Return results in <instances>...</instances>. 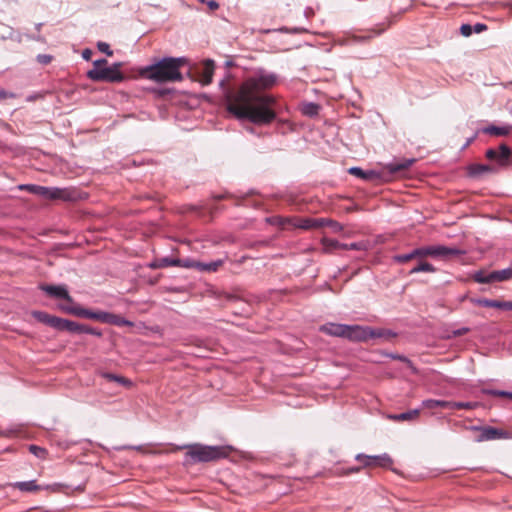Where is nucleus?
Listing matches in <instances>:
<instances>
[{
	"label": "nucleus",
	"instance_id": "1",
	"mask_svg": "<svg viewBox=\"0 0 512 512\" xmlns=\"http://www.w3.org/2000/svg\"><path fill=\"white\" fill-rule=\"evenodd\" d=\"M279 76L264 68L256 69L239 86L230 87L226 78L220 80L223 101L228 113L238 120H247L254 125H268L277 117V100L264 93L277 85Z\"/></svg>",
	"mask_w": 512,
	"mask_h": 512
},
{
	"label": "nucleus",
	"instance_id": "2",
	"mask_svg": "<svg viewBox=\"0 0 512 512\" xmlns=\"http://www.w3.org/2000/svg\"><path fill=\"white\" fill-rule=\"evenodd\" d=\"M187 62L185 57H164L139 69V75L157 83L182 80L180 67Z\"/></svg>",
	"mask_w": 512,
	"mask_h": 512
},
{
	"label": "nucleus",
	"instance_id": "3",
	"mask_svg": "<svg viewBox=\"0 0 512 512\" xmlns=\"http://www.w3.org/2000/svg\"><path fill=\"white\" fill-rule=\"evenodd\" d=\"M179 449H187L186 461L192 463L212 462L229 455L230 448L225 446H208L203 444H190L180 446Z\"/></svg>",
	"mask_w": 512,
	"mask_h": 512
},
{
	"label": "nucleus",
	"instance_id": "4",
	"mask_svg": "<svg viewBox=\"0 0 512 512\" xmlns=\"http://www.w3.org/2000/svg\"><path fill=\"white\" fill-rule=\"evenodd\" d=\"M122 66V62H115L109 67L91 69L86 75L94 82L121 83L126 79L121 71Z\"/></svg>",
	"mask_w": 512,
	"mask_h": 512
},
{
	"label": "nucleus",
	"instance_id": "5",
	"mask_svg": "<svg viewBox=\"0 0 512 512\" xmlns=\"http://www.w3.org/2000/svg\"><path fill=\"white\" fill-rule=\"evenodd\" d=\"M19 190H27L30 193L48 200H72L71 192L68 189L58 187H45L35 184L18 185Z\"/></svg>",
	"mask_w": 512,
	"mask_h": 512
},
{
	"label": "nucleus",
	"instance_id": "6",
	"mask_svg": "<svg viewBox=\"0 0 512 512\" xmlns=\"http://www.w3.org/2000/svg\"><path fill=\"white\" fill-rule=\"evenodd\" d=\"M512 149L505 143L496 148H489L485 152V157L496 163L497 168L506 167L510 163Z\"/></svg>",
	"mask_w": 512,
	"mask_h": 512
},
{
	"label": "nucleus",
	"instance_id": "7",
	"mask_svg": "<svg viewBox=\"0 0 512 512\" xmlns=\"http://www.w3.org/2000/svg\"><path fill=\"white\" fill-rule=\"evenodd\" d=\"M322 244L324 246L325 251L330 252L336 249L342 250H356L362 251L367 249V244L363 241L353 242V243H341L335 239L323 238Z\"/></svg>",
	"mask_w": 512,
	"mask_h": 512
},
{
	"label": "nucleus",
	"instance_id": "8",
	"mask_svg": "<svg viewBox=\"0 0 512 512\" xmlns=\"http://www.w3.org/2000/svg\"><path fill=\"white\" fill-rule=\"evenodd\" d=\"M465 254V251L456 247L444 245H430V257L439 260H449L451 257Z\"/></svg>",
	"mask_w": 512,
	"mask_h": 512
},
{
	"label": "nucleus",
	"instance_id": "9",
	"mask_svg": "<svg viewBox=\"0 0 512 512\" xmlns=\"http://www.w3.org/2000/svg\"><path fill=\"white\" fill-rule=\"evenodd\" d=\"M40 290L45 292L48 296L55 299H63L68 303H73V298L70 296L66 285H49V284H41L39 286Z\"/></svg>",
	"mask_w": 512,
	"mask_h": 512
},
{
	"label": "nucleus",
	"instance_id": "10",
	"mask_svg": "<svg viewBox=\"0 0 512 512\" xmlns=\"http://www.w3.org/2000/svg\"><path fill=\"white\" fill-rule=\"evenodd\" d=\"M473 429L480 431V434L476 438L477 442L504 439L508 436L506 431L491 426L473 427Z\"/></svg>",
	"mask_w": 512,
	"mask_h": 512
},
{
	"label": "nucleus",
	"instance_id": "11",
	"mask_svg": "<svg viewBox=\"0 0 512 512\" xmlns=\"http://www.w3.org/2000/svg\"><path fill=\"white\" fill-rule=\"evenodd\" d=\"M369 326L347 325L345 338L355 342H366L369 340Z\"/></svg>",
	"mask_w": 512,
	"mask_h": 512
},
{
	"label": "nucleus",
	"instance_id": "12",
	"mask_svg": "<svg viewBox=\"0 0 512 512\" xmlns=\"http://www.w3.org/2000/svg\"><path fill=\"white\" fill-rule=\"evenodd\" d=\"M371 459H378V466L384 467V468H388L393 464L392 458L387 453H384L382 455H374V456L359 453L355 456V460L362 462L363 467H370Z\"/></svg>",
	"mask_w": 512,
	"mask_h": 512
},
{
	"label": "nucleus",
	"instance_id": "13",
	"mask_svg": "<svg viewBox=\"0 0 512 512\" xmlns=\"http://www.w3.org/2000/svg\"><path fill=\"white\" fill-rule=\"evenodd\" d=\"M284 222H292L293 226L296 228L309 230L313 228L321 227V220L319 218H295V219H283L279 218V224L283 225Z\"/></svg>",
	"mask_w": 512,
	"mask_h": 512
},
{
	"label": "nucleus",
	"instance_id": "14",
	"mask_svg": "<svg viewBox=\"0 0 512 512\" xmlns=\"http://www.w3.org/2000/svg\"><path fill=\"white\" fill-rule=\"evenodd\" d=\"M215 64L213 60L207 59L197 69V77L202 85H209L212 82Z\"/></svg>",
	"mask_w": 512,
	"mask_h": 512
},
{
	"label": "nucleus",
	"instance_id": "15",
	"mask_svg": "<svg viewBox=\"0 0 512 512\" xmlns=\"http://www.w3.org/2000/svg\"><path fill=\"white\" fill-rule=\"evenodd\" d=\"M471 302L477 306L498 308L503 310H512V301H500L487 298L471 299Z\"/></svg>",
	"mask_w": 512,
	"mask_h": 512
},
{
	"label": "nucleus",
	"instance_id": "16",
	"mask_svg": "<svg viewBox=\"0 0 512 512\" xmlns=\"http://www.w3.org/2000/svg\"><path fill=\"white\" fill-rule=\"evenodd\" d=\"M468 175L472 178H478L484 174H495L498 172V168L495 165L489 164H471L467 168Z\"/></svg>",
	"mask_w": 512,
	"mask_h": 512
},
{
	"label": "nucleus",
	"instance_id": "17",
	"mask_svg": "<svg viewBox=\"0 0 512 512\" xmlns=\"http://www.w3.org/2000/svg\"><path fill=\"white\" fill-rule=\"evenodd\" d=\"M32 316L38 321L56 330H59L61 318L50 315L44 311H33Z\"/></svg>",
	"mask_w": 512,
	"mask_h": 512
},
{
	"label": "nucleus",
	"instance_id": "18",
	"mask_svg": "<svg viewBox=\"0 0 512 512\" xmlns=\"http://www.w3.org/2000/svg\"><path fill=\"white\" fill-rule=\"evenodd\" d=\"M385 28L382 29H371L367 31L363 35L351 34L347 37V44H355V43H365L374 38L375 36L380 35Z\"/></svg>",
	"mask_w": 512,
	"mask_h": 512
},
{
	"label": "nucleus",
	"instance_id": "19",
	"mask_svg": "<svg viewBox=\"0 0 512 512\" xmlns=\"http://www.w3.org/2000/svg\"><path fill=\"white\" fill-rule=\"evenodd\" d=\"M480 132L492 136H508L512 133V125L505 124L502 126L488 125L483 127Z\"/></svg>",
	"mask_w": 512,
	"mask_h": 512
},
{
	"label": "nucleus",
	"instance_id": "20",
	"mask_svg": "<svg viewBox=\"0 0 512 512\" xmlns=\"http://www.w3.org/2000/svg\"><path fill=\"white\" fill-rule=\"evenodd\" d=\"M81 313H82V318L93 319V320H97V321H100L102 323H107V324H110L111 317L113 314V313L102 311V310L92 311L90 309L81 311Z\"/></svg>",
	"mask_w": 512,
	"mask_h": 512
},
{
	"label": "nucleus",
	"instance_id": "21",
	"mask_svg": "<svg viewBox=\"0 0 512 512\" xmlns=\"http://www.w3.org/2000/svg\"><path fill=\"white\" fill-rule=\"evenodd\" d=\"M347 324L328 323L321 326L320 331L327 335L345 338Z\"/></svg>",
	"mask_w": 512,
	"mask_h": 512
},
{
	"label": "nucleus",
	"instance_id": "22",
	"mask_svg": "<svg viewBox=\"0 0 512 512\" xmlns=\"http://www.w3.org/2000/svg\"><path fill=\"white\" fill-rule=\"evenodd\" d=\"M85 324L61 318L58 331H68L70 333L82 334L84 333Z\"/></svg>",
	"mask_w": 512,
	"mask_h": 512
},
{
	"label": "nucleus",
	"instance_id": "23",
	"mask_svg": "<svg viewBox=\"0 0 512 512\" xmlns=\"http://www.w3.org/2000/svg\"><path fill=\"white\" fill-rule=\"evenodd\" d=\"M369 339H384L385 341H390L397 336V334L391 329L385 328H372L369 327Z\"/></svg>",
	"mask_w": 512,
	"mask_h": 512
},
{
	"label": "nucleus",
	"instance_id": "24",
	"mask_svg": "<svg viewBox=\"0 0 512 512\" xmlns=\"http://www.w3.org/2000/svg\"><path fill=\"white\" fill-rule=\"evenodd\" d=\"M348 173L367 181L375 180L379 177L378 172L374 170H363L360 167H351Z\"/></svg>",
	"mask_w": 512,
	"mask_h": 512
},
{
	"label": "nucleus",
	"instance_id": "25",
	"mask_svg": "<svg viewBox=\"0 0 512 512\" xmlns=\"http://www.w3.org/2000/svg\"><path fill=\"white\" fill-rule=\"evenodd\" d=\"M100 376L109 382H115L125 388H131L133 386V382L130 379L121 375H116L110 372H101Z\"/></svg>",
	"mask_w": 512,
	"mask_h": 512
},
{
	"label": "nucleus",
	"instance_id": "26",
	"mask_svg": "<svg viewBox=\"0 0 512 512\" xmlns=\"http://www.w3.org/2000/svg\"><path fill=\"white\" fill-rule=\"evenodd\" d=\"M450 401L437 400V399H426L421 403L422 409H449Z\"/></svg>",
	"mask_w": 512,
	"mask_h": 512
},
{
	"label": "nucleus",
	"instance_id": "27",
	"mask_svg": "<svg viewBox=\"0 0 512 512\" xmlns=\"http://www.w3.org/2000/svg\"><path fill=\"white\" fill-rule=\"evenodd\" d=\"M7 487L17 488L22 492H34L39 489V486L36 484L35 480L10 483L5 485V488Z\"/></svg>",
	"mask_w": 512,
	"mask_h": 512
},
{
	"label": "nucleus",
	"instance_id": "28",
	"mask_svg": "<svg viewBox=\"0 0 512 512\" xmlns=\"http://www.w3.org/2000/svg\"><path fill=\"white\" fill-rule=\"evenodd\" d=\"M493 282H504L512 279V267L490 272Z\"/></svg>",
	"mask_w": 512,
	"mask_h": 512
},
{
	"label": "nucleus",
	"instance_id": "29",
	"mask_svg": "<svg viewBox=\"0 0 512 512\" xmlns=\"http://www.w3.org/2000/svg\"><path fill=\"white\" fill-rule=\"evenodd\" d=\"M419 414H420V409H413V410H409V411H406L403 413L390 415L389 418L394 421H397V422L411 421V420L415 419L416 417H418Z\"/></svg>",
	"mask_w": 512,
	"mask_h": 512
},
{
	"label": "nucleus",
	"instance_id": "30",
	"mask_svg": "<svg viewBox=\"0 0 512 512\" xmlns=\"http://www.w3.org/2000/svg\"><path fill=\"white\" fill-rule=\"evenodd\" d=\"M414 162H415V159H404L401 162L389 164L388 170H389L390 173L395 174V173H397L399 171H403V170L408 169L409 167L412 166V164Z\"/></svg>",
	"mask_w": 512,
	"mask_h": 512
},
{
	"label": "nucleus",
	"instance_id": "31",
	"mask_svg": "<svg viewBox=\"0 0 512 512\" xmlns=\"http://www.w3.org/2000/svg\"><path fill=\"white\" fill-rule=\"evenodd\" d=\"M436 268L426 262V261H422L421 259H419V262L417 265H415L409 272V274H416V273H419V272H430V273H434L436 272Z\"/></svg>",
	"mask_w": 512,
	"mask_h": 512
},
{
	"label": "nucleus",
	"instance_id": "32",
	"mask_svg": "<svg viewBox=\"0 0 512 512\" xmlns=\"http://www.w3.org/2000/svg\"><path fill=\"white\" fill-rule=\"evenodd\" d=\"M22 434L23 426L19 424L13 425L12 427L2 430L1 432L2 437H18Z\"/></svg>",
	"mask_w": 512,
	"mask_h": 512
},
{
	"label": "nucleus",
	"instance_id": "33",
	"mask_svg": "<svg viewBox=\"0 0 512 512\" xmlns=\"http://www.w3.org/2000/svg\"><path fill=\"white\" fill-rule=\"evenodd\" d=\"M222 260H217L209 263H197V267L201 270L208 272H215L222 265Z\"/></svg>",
	"mask_w": 512,
	"mask_h": 512
},
{
	"label": "nucleus",
	"instance_id": "34",
	"mask_svg": "<svg viewBox=\"0 0 512 512\" xmlns=\"http://www.w3.org/2000/svg\"><path fill=\"white\" fill-rule=\"evenodd\" d=\"M472 278H473V280L475 282L482 283V284H487V283H492L493 282V279L490 278V273L486 274L482 270L476 271L473 274Z\"/></svg>",
	"mask_w": 512,
	"mask_h": 512
},
{
	"label": "nucleus",
	"instance_id": "35",
	"mask_svg": "<svg viewBox=\"0 0 512 512\" xmlns=\"http://www.w3.org/2000/svg\"><path fill=\"white\" fill-rule=\"evenodd\" d=\"M319 220H321V222H322L321 227L328 226L334 232H341L343 230V226L335 220L328 219V218H319Z\"/></svg>",
	"mask_w": 512,
	"mask_h": 512
},
{
	"label": "nucleus",
	"instance_id": "36",
	"mask_svg": "<svg viewBox=\"0 0 512 512\" xmlns=\"http://www.w3.org/2000/svg\"><path fill=\"white\" fill-rule=\"evenodd\" d=\"M475 403L473 402H456V401H450L449 410H471L475 408Z\"/></svg>",
	"mask_w": 512,
	"mask_h": 512
},
{
	"label": "nucleus",
	"instance_id": "37",
	"mask_svg": "<svg viewBox=\"0 0 512 512\" xmlns=\"http://www.w3.org/2000/svg\"><path fill=\"white\" fill-rule=\"evenodd\" d=\"M319 105L313 102L306 103L302 109L304 115L307 116H316L319 113Z\"/></svg>",
	"mask_w": 512,
	"mask_h": 512
},
{
	"label": "nucleus",
	"instance_id": "38",
	"mask_svg": "<svg viewBox=\"0 0 512 512\" xmlns=\"http://www.w3.org/2000/svg\"><path fill=\"white\" fill-rule=\"evenodd\" d=\"M60 308L65 313L72 314L77 317H82L81 311L86 310V308H82L80 306H72V305H61Z\"/></svg>",
	"mask_w": 512,
	"mask_h": 512
},
{
	"label": "nucleus",
	"instance_id": "39",
	"mask_svg": "<svg viewBox=\"0 0 512 512\" xmlns=\"http://www.w3.org/2000/svg\"><path fill=\"white\" fill-rule=\"evenodd\" d=\"M110 324L116 325V326H130V327H132L134 325L132 321L125 319L124 317L114 314V313L112 314Z\"/></svg>",
	"mask_w": 512,
	"mask_h": 512
},
{
	"label": "nucleus",
	"instance_id": "40",
	"mask_svg": "<svg viewBox=\"0 0 512 512\" xmlns=\"http://www.w3.org/2000/svg\"><path fill=\"white\" fill-rule=\"evenodd\" d=\"M482 392L486 395L497 396V397H507L512 399V392L504 391V390H496V389H483Z\"/></svg>",
	"mask_w": 512,
	"mask_h": 512
},
{
	"label": "nucleus",
	"instance_id": "41",
	"mask_svg": "<svg viewBox=\"0 0 512 512\" xmlns=\"http://www.w3.org/2000/svg\"><path fill=\"white\" fill-rule=\"evenodd\" d=\"M413 259H416L413 250L409 253L398 254V255L393 256V261L396 263H399V264H404Z\"/></svg>",
	"mask_w": 512,
	"mask_h": 512
},
{
	"label": "nucleus",
	"instance_id": "42",
	"mask_svg": "<svg viewBox=\"0 0 512 512\" xmlns=\"http://www.w3.org/2000/svg\"><path fill=\"white\" fill-rule=\"evenodd\" d=\"M29 451L39 459H45L47 455L45 448L33 444L29 446Z\"/></svg>",
	"mask_w": 512,
	"mask_h": 512
},
{
	"label": "nucleus",
	"instance_id": "43",
	"mask_svg": "<svg viewBox=\"0 0 512 512\" xmlns=\"http://www.w3.org/2000/svg\"><path fill=\"white\" fill-rule=\"evenodd\" d=\"M413 251L416 259L430 257V245L415 248Z\"/></svg>",
	"mask_w": 512,
	"mask_h": 512
},
{
	"label": "nucleus",
	"instance_id": "44",
	"mask_svg": "<svg viewBox=\"0 0 512 512\" xmlns=\"http://www.w3.org/2000/svg\"><path fill=\"white\" fill-rule=\"evenodd\" d=\"M180 260L179 259H173L169 257H164L160 259V265L162 267H172V266H180Z\"/></svg>",
	"mask_w": 512,
	"mask_h": 512
},
{
	"label": "nucleus",
	"instance_id": "45",
	"mask_svg": "<svg viewBox=\"0 0 512 512\" xmlns=\"http://www.w3.org/2000/svg\"><path fill=\"white\" fill-rule=\"evenodd\" d=\"M97 48L99 51H101L102 53H105L108 56L113 55V51L110 49V45L106 42L99 41L97 43Z\"/></svg>",
	"mask_w": 512,
	"mask_h": 512
},
{
	"label": "nucleus",
	"instance_id": "46",
	"mask_svg": "<svg viewBox=\"0 0 512 512\" xmlns=\"http://www.w3.org/2000/svg\"><path fill=\"white\" fill-rule=\"evenodd\" d=\"M460 33L465 37L471 36L473 33L472 25L462 24L460 27Z\"/></svg>",
	"mask_w": 512,
	"mask_h": 512
},
{
	"label": "nucleus",
	"instance_id": "47",
	"mask_svg": "<svg viewBox=\"0 0 512 512\" xmlns=\"http://www.w3.org/2000/svg\"><path fill=\"white\" fill-rule=\"evenodd\" d=\"M84 333L85 334L94 335V336H97V337H101L102 336V331L101 330H99L97 328L90 327L88 325H85Z\"/></svg>",
	"mask_w": 512,
	"mask_h": 512
},
{
	"label": "nucleus",
	"instance_id": "48",
	"mask_svg": "<svg viewBox=\"0 0 512 512\" xmlns=\"http://www.w3.org/2000/svg\"><path fill=\"white\" fill-rule=\"evenodd\" d=\"M37 61L42 65H47L52 61V56L48 54L37 55Z\"/></svg>",
	"mask_w": 512,
	"mask_h": 512
},
{
	"label": "nucleus",
	"instance_id": "49",
	"mask_svg": "<svg viewBox=\"0 0 512 512\" xmlns=\"http://www.w3.org/2000/svg\"><path fill=\"white\" fill-rule=\"evenodd\" d=\"M361 468H362L361 466H355V467L348 468L346 470L339 471L337 473L339 475H348L351 473H358L361 470Z\"/></svg>",
	"mask_w": 512,
	"mask_h": 512
},
{
	"label": "nucleus",
	"instance_id": "50",
	"mask_svg": "<svg viewBox=\"0 0 512 512\" xmlns=\"http://www.w3.org/2000/svg\"><path fill=\"white\" fill-rule=\"evenodd\" d=\"M107 60L105 58L97 59L93 62V69H102L106 67Z\"/></svg>",
	"mask_w": 512,
	"mask_h": 512
},
{
	"label": "nucleus",
	"instance_id": "51",
	"mask_svg": "<svg viewBox=\"0 0 512 512\" xmlns=\"http://www.w3.org/2000/svg\"><path fill=\"white\" fill-rule=\"evenodd\" d=\"M473 32L481 33L487 29V26L483 23H476L472 26Z\"/></svg>",
	"mask_w": 512,
	"mask_h": 512
},
{
	"label": "nucleus",
	"instance_id": "52",
	"mask_svg": "<svg viewBox=\"0 0 512 512\" xmlns=\"http://www.w3.org/2000/svg\"><path fill=\"white\" fill-rule=\"evenodd\" d=\"M469 331H470V329L468 327H462V328H459L457 330H454L453 331V335L455 337H458V336H462V335L467 334Z\"/></svg>",
	"mask_w": 512,
	"mask_h": 512
},
{
	"label": "nucleus",
	"instance_id": "53",
	"mask_svg": "<svg viewBox=\"0 0 512 512\" xmlns=\"http://www.w3.org/2000/svg\"><path fill=\"white\" fill-rule=\"evenodd\" d=\"M93 51L89 48H86L82 51V58L86 61H89L92 57Z\"/></svg>",
	"mask_w": 512,
	"mask_h": 512
},
{
	"label": "nucleus",
	"instance_id": "54",
	"mask_svg": "<svg viewBox=\"0 0 512 512\" xmlns=\"http://www.w3.org/2000/svg\"><path fill=\"white\" fill-rule=\"evenodd\" d=\"M477 134L478 133H475L473 136H471L470 138H468L466 140V142L464 143L463 147H462V150L466 149L467 147H469L474 141L475 139L477 138Z\"/></svg>",
	"mask_w": 512,
	"mask_h": 512
},
{
	"label": "nucleus",
	"instance_id": "55",
	"mask_svg": "<svg viewBox=\"0 0 512 512\" xmlns=\"http://www.w3.org/2000/svg\"><path fill=\"white\" fill-rule=\"evenodd\" d=\"M205 4H207V6H208L211 10H216V9H218V7H219L218 2H216L215 0L206 1V2H205Z\"/></svg>",
	"mask_w": 512,
	"mask_h": 512
},
{
	"label": "nucleus",
	"instance_id": "56",
	"mask_svg": "<svg viewBox=\"0 0 512 512\" xmlns=\"http://www.w3.org/2000/svg\"><path fill=\"white\" fill-rule=\"evenodd\" d=\"M150 267H151V268H154V269H157V268H163V267H162V265H160V259H158V260H156V261L152 262V263L150 264Z\"/></svg>",
	"mask_w": 512,
	"mask_h": 512
},
{
	"label": "nucleus",
	"instance_id": "57",
	"mask_svg": "<svg viewBox=\"0 0 512 512\" xmlns=\"http://www.w3.org/2000/svg\"><path fill=\"white\" fill-rule=\"evenodd\" d=\"M391 357L393 359H399L401 361H409L405 356H400V355H391Z\"/></svg>",
	"mask_w": 512,
	"mask_h": 512
},
{
	"label": "nucleus",
	"instance_id": "58",
	"mask_svg": "<svg viewBox=\"0 0 512 512\" xmlns=\"http://www.w3.org/2000/svg\"><path fill=\"white\" fill-rule=\"evenodd\" d=\"M246 130L251 133V134H255V128L249 126V127H246Z\"/></svg>",
	"mask_w": 512,
	"mask_h": 512
},
{
	"label": "nucleus",
	"instance_id": "59",
	"mask_svg": "<svg viewBox=\"0 0 512 512\" xmlns=\"http://www.w3.org/2000/svg\"><path fill=\"white\" fill-rule=\"evenodd\" d=\"M42 26H43V23H37V24L35 25V28H36V30L39 32V31L41 30Z\"/></svg>",
	"mask_w": 512,
	"mask_h": 512
},
{
	"label": "nucleus",
	"instance_id": "60",
	"mask_svg": "<svg viewBox=\"0 0 512 512\" xmlns=\"http://www.w3.org/2000/svg\"><path fill=\"white\" fill-rule=\"evenodd\" d=\"M30 38H31V39H33V40H36V41H40V40H42V37H41L40 35H38V36H33V37H30Z\"/></svg>",
	"mask_w": 512,
	"mask_h": 512
},
{
	"label": "nucleus",
	"instance_id": "61",
	"mask_svg": "<svg viewBox=\"0 0 512 512\" xmlns=\"http://www.w3.org/2000/svg\"><path fill=\"white\" fill-rule=\"evenodd\" d=\"M378 465V459H371V466Z\"/></svg>",
	"mask_w": 512,
	"mask_h": 512
},
{
	"label": "nucleus",
	"instance_id": "62",
	"mask_svg": "<svg viewBox=\"0 0 512 512\" xmlns=\"http://www.w3.org/2000/svg\"><path fill=\"white\" fill-rule=\"evenodd\" d=\"M1 95H2V98H5V96H6V95H5V92H4L3 90H2V92H1Z\"/></svg>",
	"mask_w": 512,
	"mask_h": 512
},
{
	"label": "nucleus",
	"instance_id": "63",
	"mask_svg": "<svg viewBox=\"0 0 512 512\" xmlns=\"http://www.w3.org/2000/svg\"><path fill=\"white\" fill-rule=\"evenodd\" d=\"M198 1L203 3V4L206 2V0H198Z\"/></svg>",
	"mask_w": 512,
	"mask_h": 512
}]
</instances>
